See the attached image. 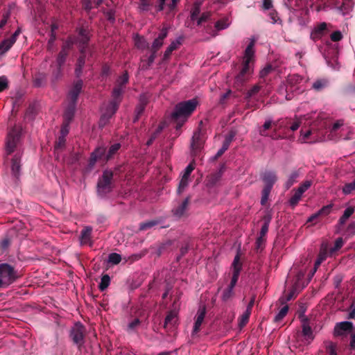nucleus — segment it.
<instances>
[{
	"label": "nucleus",
	"mask_w": 355,
	"mask_h": 355,
	"mask_svg": "<svg viewBox=\"0 0 355 355\" xmlns=\"http://www.w3.org/2000/svg\"><path fill=\"white\" fill-rule=\"evenodd\" d=\"M254 40H251L250 44L245 50L244 55L243 57L242 69L236 77V81L238 82L244 81L245 77L248 76L252 71L254 56Z\"/></svg>",
	"instance_id": "1"
},
{
	"label": "nucleus",
	"mask_w": 355,
	"mask_h": 355,
	"mask_svg": "<svg viewBox=\"0 0 355 355\" xmlns=\"http://www.w3.org/2000/svg\"><path fill=\"white\" fill-rule=\"evenodd\" d=\"M197 105L198 101L195 98L189 100L187 101L181 102L175 106V110L172 114V116L177 121H180L184 122L191 115V114L196 110Z\"/></svg>",
	"instance_id": "2"
},
{
	"label": "nucleus",
	"mask_w": 355,
	"mask_h": 355,
	"mask_svg": "<svg viewBox=\"0 0 355 355\" xmlns=\"http://www.w3.org/2000/svg\"><path fill=\"white\" fill-rule=\"evenodd\" d=\"M17 278V272L8 263L0 264V288L8 286Z\"/></svg>",
	"instance_id": "3"
},
{
	"label": "nucleus",
	"mask_w": 355,
	"mask_h": 355,
	"mask_svg": "<svg viewBox=\"0 0 355 355\" xmlns=\"http://www.w3.org/2000/svg\"><path fill=\"white\" fill-rule=\"evenodd\" d=\"M112 101L108 104L104 105L101 108V116L100 119V125L103 126L108 120L115 114L121 102V98H112Z\"/></svg>",
	"instance_id": "4"
},
{
	"label": "nucleus",
	"mask_w": 355,
	"mask_h": 355,
	"mask_svg": "<svg viewBox=\"0 0 355 355\" xmlns=\"http://www.w3.org/2000/svg\"><path fill=\"white\" fill-rule=\"evenodd\" d=\"M113 174L110 171H104L102 178L99 180L98 182V192L99 193H106L109 192L111 189V180L112 178Z\"/></svg>",
	"instance_id": "5"
},
{
	"label": "nucleus",
	"mask_w": 355,
	"mask_h": 355,
	"mask_svg": "<svg viewBox=\"0 0 355 355\" xmlns=\"http://www.w3.org/2000/svg\"><path fill=\"white\" fill-rule=\"evenodd\" d=\"M19 128H17L12 129L8 132L6 141V149L8 153H11L14 151L19 138Z\"/></svg>",
	"instance_id": "6"
},
{
	"label": "nucleus",
	"mask_w": 355,
	"mask_h": 355,
	"mask_svg": "<svg viewBox=\"0 0 355 355\" xmlns=\"http://www.w3.org/2000/svg\"><path fill=\"white\" fill-rule=\"evenodd\" d=\"M353 324L352 322L344 321L336 324L334 330L335 336H346L352 331Z\"/></svg>",
	"instance_id": "7"
},
{
	"label": "nucleus",
	"mask_w": 355,
	"mask_h": 355,
	"mask_svg": "<svg viewBox=\"0 0 355 355\" xmlns=\"http://www.w3.org/2000/svg\"><path fill=\"white\" fill-rule=\"evenodd\" d=\"M85 328L80 323H76L71 331V337L73 341L78 345H82L84 343Z\"/></svg>",
	"instance_id": "8"
},
{
	"label": "nucleus",
	"mask_w": 355,
	"mask_h": 355,
	"mask_svg": "<svg viewBox=\"0 0 355 355\" xmlns=\"http://www.w3.org/2000/svg\"><path fill=\"white\" fill-rule=\"evenodd\" d=\"M232 267L233 270V275L229 287L234 289L238 281L239 276L241 270V263L240 262V257L239 254L235 256Z\"/></svg>",
	"instance_id": "9"
},
{
	"label": "nucleus",
	"mask_w": 355,
	"mask_h": 355,
	"mask_svg": "<svg viewBox=\"0 0 355 355\" xmlns=\"http://www.w3.org/2000/svg\"><path fill=\"white\" fill-rule=\"evenodd\" d=\"M128 80V73L125 72L117 80L116 85L114 88L112 92V98H121V94L123 93V85L127 83Z\"/></svg>",
	"instance_id": "10"
},
{
	"label": "nucleus",
	"mask_w": 355,
	"mask_h": 355,
	"mask_svg": "<svg viewBox=\"0 0 355 355\" xmlns=\"http://www.w3.org/2000/svg\"><path fill=\"white\" fill-rule=\"evenodd\" d=\"M205 314H206L205 307H204V306L200 307L198 310L196 318H195V322H194V325H193V328L192 334H196L200 331V327L204 321Z\"/></svg>",
	"instance_id": "11"
},
{
	"label": "nucleus",
	"mask_w": 355,
	"mask_h": 355,
	"mask_svg": "<svg viewBox=\"0 0 355 355\" xmlns=\"http://www.w3.org/2000/svg\"><path fill=\"white\" fill-rule=\"evenodd\" d=\"M83 87V82L82 80H78L76 81L72 86V87L70 89L68 94V99L70 101V103H74L76 104V101L77 100V98L81 91Z\"/></svg>",
	"instance_id": "12"
},
{
	"label": "nucleus",
	"mask_w": 355,
	"mask_h": 355,
	"mask_svg": "<svg viewBox=\"0 0 355 355\" xmlns=\"http://www.w3.org/2000/svg\"><path fill=\"white\" fill-rule=\"evenodd\" d=\"M262 179L266 184L265 187H270V189H272L273 184L277 181V176L275 173L273 171H266L263 174Z\"/></svg>",
	"instance_id": "13"
},
{
	"label": "nucleus",
	"mask_w": 355,
	"mask_h": 355,
	"mask_svg": "<svg viewBox=\"0 0 355 355\" xmlns=\"http://www.w3.org/2000/svg\"><path fill=\"white\" fill-rule=\"evenodd\" d=\"M72 44H73V42L71 40L67 41L64 44L62 51H60V53L58 57V59H57V62L59 66H61L64 62L66 56L67 55L68 50Z\"/></svg>",
	"instance_id": "14"
},
{
	"label": "nucleus",
	"mask_w": 355,
	"mask_h": 355,
	"mask_svg": "<svg viewBox=\"0 0 355 355\" xmlns=\"http://www.w3.org/2000/svg\"><path fill=\"white\" fill-rule=\"evenodd\" d=\"M327 25L325 22H322L318 25L312 31L311 33V37L313 40H319L323 35L324 31L327 29Z\"/></svg>",
	"instance_id": "15"
},
{
	"label": "nucleus",
	"mask_w": 355,
	"mask_h": 355,
	"mask_svg": "<svg viewBox=\"0 0 355 355\" xmlns=\"http://www.w3.org/2000/svg\"><path fill=\"white\" fill-rule=\"evenodd\" d=\"M168 34L167 28H163L159 36L154 40L152 48L153 49L156 51L158 50L163 44V42L164 39L166 37Z\"/></svg>",
	"instance_id": "16"
},
{
	"label": "nucleus",
	"mask_w": 355,
	"mask_h": 355,
	"mask_svg": "<svg viewBox=\"0 0 355 355\" xmlns=\"http://www.w3.org/2000/svg\"><path fill=\"white\" fill-rule=\"evenodd\" d=\"M189 205V198H186L177 207L173 210L174 216L177 218H180L184 215Z\"/></svg>",
	"instance_id": "17"
},
{
	"label": "nucleus",
	"mask_w": 355,
	"mask_h": 355,
	"mask_svg": "<svg viewBox=\"0 0 355 355\" xmlns=\"http://www.w3.org/2000/svg\"><path fill=\"white\" fill-rule=\"evenodd\" d=\"M139 101H140V103L137 105V107H136V110H135L136 116L134 119L135 122L139 119V116L143 113L144 108H145V105L147 103V98H146V96L142 95V96H141Z\"/></svg>",
	"instance_id": "18"
},
{
	"label": "nucleus",
	"mask_w": 355,
	"mask_h": 355,
	"mask_svg": "<svg viewBox=\"0 0 355 355\" xmlns=\"http://www.w3.org/2000/svg\"><path fill=\"white\" fill-rule=\"evenodd\" d=\"M92 229L91 227H85L80 235V242L82 244H87L90 242Z\"/></svg>",
	"instance_id": "19"
},
{
	"label": "nucleus",
	"mask_w": 355,
	"mask_h": 355,
	"mask_svg": "<svg viewBox=\"0 0 355 355\" xmlns=\"http://www.w3.org/2000/svg\"><path fill=\"white\" fill-rule=\"evenodd\" d=\"M15 38L6 39L0 44V55L4 54L7 52L14 44Z\"/></svg>",
	"instance_id": "20"
},
{
	"label": "nucleus",
	"mask_w": 355,
	"mask_h": 355,
	"mask_svg": "<svg viewBox=\"0 0 355 355\" xmlns=\"http://www.w3.org/2000/svg\"><path fill=\"white\" fill-rule=\"evenodd\" d=\"M178 313L175 311H171L166 317L164 326L174 325L177 321Z\"/></svg>",
	"instance_id": "21"
},
{
	"label": "nucleus",
	"mask_w": 355,
	"mask_h": 355,
	"mask_svg": "<svg viewBox=\"0 0 355 355\" xmlns=\"http://www.w3.org/2000/svg\"><path fill=\"white\" fill-rule=\"evenodd\" d=\"M302 334L309 341L313 340L314 338L311 328L306 324V322H304L302 324Z\"/></svg>",
	"instance_id": "22"
},
{
	"label": "nucleus",
	"mask_w": 355,
	"mask_h": 355,
	"mask_svg": "<svg viewBox=\"0 0 355 355\" xmlns=\"http://www.w3.org/2000/svg\"><path fill=\"white\" fill-rule=\"evenodd\" d=\"M250 314L251 312L250 307L249 309H246V310L241 315L239 319V325L241 328L244 327L248 323Z\"/></svg>",
	"instance_id": "23"
},
{
	"label": "nucleus",
	"mask_w": 355,
	"mask_h": 355,
	"mask_svg": "<svg viewBox=\"0 0 355 355\" xmlns=\"http://www.w3.org/2000/svg\"><path fill=\"white\" fill-rule=\"evenodd\" d=\"M152 4V0H139L138 8L141 12H147L150 10Z\"/></svg>",
	"instance_id": "24"
},
{
	"label": "nucleus",
	"mask_w": 355,
	"mask_h": 355,
	"mask_svg": "<svg viewBox=\"0 0 355 355\" xmlns=\"http://www.w3.org/2000/svg\"><path fill=\"white\" fill-rule=\"evenodd\" d=\"M11 168H12V174L15 177H17L19 175V171H20L19 159H18L17 157H15L12 159Z\"/></svg>",
	"instance_id": "25"
},
{
	"label": "nucleus",
	"mask_w": 355,
	"mask_h": 355,
	"mask_svg": "<svg viewBox=\"0 0 355 355\" xmlns=\"http://www.w3.org/2000/svg\"><path fill=\"white\" fill-rule=\"evenodd\" d=\"M103 0H84L83 4L86 10H89L92 8L98 6Z\"/></svg>",
	"instance_id": "26"
},
{
	"label": "nucleus",
	"mask_w": 355,
	"mask_h": 355,
	"mask_svg": "<svg viewBox=\"0 0 355 355\" xmlns=\"http://www.w3.org/2000/svg\"><path fill=\"white\" fill-rule=\"evenodd\" d=\"M354 211V208H352V207H347L345 210L343 215L340 217V218L339 220V223L341 225L345 224L346 220L352 215Z\"/></svg>",
	"instance_id": "27"
},
{
	"label": "nucleus",
	"mask_w": 355,
	"mask_h": 355,
	"mask_svg": "<svg viewBox=\"0 0 355 355\" xmlns=\"http://www.w3.org/2000/svg\"><path fill=\"white\" fill-rule=\"evenodd\" d=\"M134 41L135 46L139 49H144L148 46V43L146 41V40L142 37H139V35H136L134 37Z\"/></svg>",
	"instance_id": "28"
},
{
	"label": "nucleus",
	"mask_w": 355,
	"mask_h": 355,
	"mask_svg": "<svg viewBox=\"0 0 355 355\" xmlns=\"http://www.w3.org/2000/svg\"><path fill=\"white\" fill-rule=\"evenodd\" d=\"M304 275V270H302V271H300L298 273H297V281L295 283V288H294V291H293L292 292H291L289 296L287 298V300H290L291 299H292V297H293L294 294H295V291L296 289H297L299 287H300V285H299V281L303 278Z\"/></svg>",
	"instance_id": "29"
},
{
	"label": "nucleus",
	"mask_w": 355,
	"mask_h": 355,
	"mask_svg": "<svg viewBox=\"0 0 355 355\" xmlns=\"http://www.w3.org/2000/svg\"><path fill=\"white\" fill-rule=\"evenodd\" d=\"M230 24V22L228 19H223L220 21H218L216 24L215 27L218 31H221L223 29L227 28Z\"/></svg>",
	"instance_id": "30"
},
{
	"label": "nucleus",
	"mask_w": 355,
	"mask_h": 355,
	"mask_svg": "<svg viewBox=\"0 0 355 355\" xmlns=\"http://www.w3.org/2000/svg\"><path fill=\"white\" fill-rule=\"evenodd\" d=\"M354 6L353 0H343V3L341 7L342 10L343 11V14H346L352 10Z\"/></svg>",
	"instance_id": "31"
},
{
	"label": "nucleus",
	"mask_w": 355,
	"mask_h": 355,
	"mask_svg": "<svg viewBox=\"0 0 355 355\" xmlns=\"http://www.w3.org/2000/svg\"><path fill=\"white\" fill-rule=\"evenodd\" d=\"M110 283V278L107 275H105L101 277V282L99 284V288L101 291L106 289Z\"/></svg>",
	"instance_id": "32"
},
{
	"label": "nucleus",
	"mask_w": 355,
	"mask_h": 355,
	"mask_svg": "<svg viewBox=\"0 0 355 355\" xmlns=\"http://www.w3.org/2000/svg\"><path fill=\"white\" fill-rule=\"evenodd\" d=\"M302 194L303 193H302L301 191L297 189L294 195L289 200L291 205L295 207L298 203L299 200L301 199Z\"/></svg>",
	"instance_id": "33"
},
{
	"label": "nucleus",
	"mask_w": 355,
	"mask_h": 355,
	"mask_svg": "<svg viewBox=\"0 0 355 355\" xmlns=\"http://www.w3.org/2000/svg\"><path fill=\"white\" fill-rule=\"evenodd\" d=\"M75 111V104L74 103H70L69 107L68 109L65 111L64 117L65 120L70 121L73 116Z\"/></svg>",
	"instance_id": "34"
},
{
	"label": "nucleus",
	"mask_w": 355,
	"mask_h": 355,
	"mask_svg": "<svg viewBox=\"0 0 355 355\" xmlns=\"http://www.w3.org/2000/svg\"><path fill=\"white\" fill-rule=\"evenodd\" d=\"M288 311V306H284V307H282L275 317V320L276 322L280 321L287 314Z\"/></svg>",
	"instance_id": "35"
},
{
	"label": "nucleus",
	"mask_w": 355,
	"mask_h": 355,
	"mask_svg": "<svg viewBox=\"0 0 355 355\" xmlns=\"http://www.w3.org/2000/svg\"><path fill=\"white\" fill-rule=\"evenodd\" d=\"M311 134V130H306L305 132L301 130L300 135L298 139L300 143H306Z\"/></svg>",
	"instance_id": "36"
},
{
	"label": "nucleus",
	"mask_w": 355,
	"mask_h": 355,
	"mask_svg": "<svg viewBox=\"0 0 355 355\" xmlns=\"http://www.w3.org/2000/svg\"><path fill=\"white\" fill-rule=\"evenodd\" d=\"M108 261L113 264H118L121 261V257L117 253H112L109 255Z\"/></svg>",
	"instance_id": "37"
},
{
	"label": "nucleus",
	"mask_w": 355,
	"mask_h": 355,
	"mask_svg": "<svg viewBox=\"0 0 355 355\" xmlns=\"http://www.w3.org/2000/svg\"><path fill=\"white\" fill-rule=\"evenodd\" d=\"M200 3H196L193 5V7L191 10V17L192 20H195L197 19V17H198V14L200 13Z\"/></svg>",
	"instance_id": "38"
},
{
	"label": "nucleus",
	"mask_w": 355,
	"mask_h": 355,
	"mask_svg": "<svg viewBox=\"0 0 355 355\" xmlns=\"http://www.w3.org/2000/svg\"><path fill=\"white\" fill-rule=\"evenodd\" d=\"M231 141H232V138H230L229 139L226 140L224 142L222 148L218 150V152L216 155V157L221 156L225 153V151H226L228 149Z\"/></svg>",
	"instance_id": "39"
},
{
	"label": "nucleus",
	"mask_w": 355,
	"mask_h": 355,
	"mask_svg": "<svg viewBox=\"0 0 355 355\" xmlns=\"http://www.w3.org/2000/svg\"><path fill=\"white\" fill-rule=\"evenodd\" d=\"M326 350L328 355H337L336 346L331 342H328L326 343Z\"/></svg>",
	"instance_id": "40"
},
{
	"label": "nucleus",
	"mask_w": 355,
	"mask_h": 355,
	"mask_svg": "<svg viewBox=\"0 0 355 355\" xmlns=\"http://www.w3.org/2000/svg\"><path fill=\"white\" fill-rule=\"evenodd\" d=\"M327 82L326 80H318L313 83L312 87L315 90L319 91L323 89L327 85Z\"/></svg>",
	"instance_id": "41"
},
{
	"label": "nucleus",
	"mask_w": 355,
	"mask_h": 355,
	"mask_svg": "<svg viewBox=\"0 0 355 355\" xmlns=\"http://www.w3.org/2000/svg\"><path fill=\"white\" fill-rule=\"evenodd\" d=\"M270 190L271 189H270V187H264V189H263L262 196L261 199V205H265V203L267 202Z\"/></svg>",
	"instance_id": "42"
},
{
	"label": "nucleus",
	"mask_w": 355,
	"mask_h": 355,
	"mask_svg": "<svg viewBox=\"0 0 355 355\" xmlns=\"http://www.w3.org/2000/svg\"><path fill=\"white\" fill-rule=\"evenodd\" d=\"M189 178L182 176L178 187V192L181 193L188 185Z\"/></svg>",
	"instance_id": "43"
},
{
	"label": "nucleus",
	"mask_w": 355,
	"mask_h": 355,
	"mask_svg": "<svg viewBox=\"0 0 355 355\" xmlns=\"http://www.w3.org/2000/svg\"><path fill=\"white\" fill-rule=\"evenodd\" d=\"M79 42L85 44L89 40L87 33L85 30H80L79 33Z\"/></svg>",
	"instance_id": "44"
},
{
	"label": "nucleus",
	"mask_w": 355,
	"mask_h": 355,
	"mask_svg": "<svg viewBox=\"0 0 355 355\" xmlns=\"http://www.w3.org/2000/svg\"><path fill=\"white\" fill-rule=\"evenodd\" d=\"M354 190H355V180L351 183L347 184L343 188V192L345 194H349Z\"/></svg>",
	"instance_id": "45"
},
{
	"label": "nucleus",
	"mask_w": 355,
	"mask_h": 355,
	"mask_svg": "<svg viewBox=\"0 0 355 355\" xmlns=\"http://www.w3.org/2000/svg\"><path fill=\"white\" fill-rule=\"evenodd\" d=\"M303 78L297 74L291 75L288 78V83L291 85L300 83Z\"/></svg>",
	"instance_id": "46"
},
{
	"label": "nucleus",
	"mask_w": 355,
	"mask_h": 355,
	"mask_svg": "<svg viewBox=\"0 0 355 355\" xmlns=\"http://www.w3.org/2000/svg\"><path fill=\"white\" fill-rule=\"evenodd\" d=\"M233 290H234L233 288H230L228 286V288L224 291V292L223 293V296H222V298L224 301L228 300L233 296V294H234Z\"/></svg>",
	"instance_id": "47"
},
{
	"label": "nucleus",
	"mask_w": 355,
	"mask_h": 355,
	"mask_svg": "<svg viewBox=\"0 0 355 355\" xmlns=\"http://www.w3.org/2000/svg\"><path fill=\"white\" fill-rule=\"evenodd\" d=\"M198 139H199V134L195 133L194 135L193 136L192 141H191V148L193 150H196V149L199 148L200 146V144L198 143Z\"/></svg>",
	"instance_id": "48"
},
{
	"label": "nucleus",
	"mask_w": 355,
	"mask_h": 355,
	"mask_svg": "<svg viewBox=\"0 0 355 355\" xmlns=\"http://www.w3.org/2000/svg\"><path fill=\"white\" fill-rule=\"evenodd\" d=\"M343 245V239L342 238L337 239L335 241L334 247L331 249L330 252L333 253V252L338 250L339 249H340L342 248Z\"/></svg>",
	"instance_id": "49"
},
{
	"label": "nucleus",
	"mask_w": 355,
	"mask_h": 355,
	"mask_svg": "<svg viewBox=\"0 0 355 355\" xmlns=\"http://www.w3.org/2000/svg\"><path fill=\"white\" fill-rule=\"evenodd\" d=\"M103 153V148H98L92 154L91 157V162L92 164L96 161V159L100 157V155Z\"/></svg>",
	"instance_id": "50"
},
{
	"label": "nucleus",
	"mask_w": 355,
	"mask_h": 355,
	"mask_svg": "<svg viewBox=\"0 0 355 355\" xmlns=\"http://www.w3.org/2000/svg\"><path fill=\"white\" fill-rule=\"evenodd\" d=\"M272 123V122L271 120H268L264 123L262 129L259 130V133L261 135L267 136V134L265 133V130L269 129L271 127Z\"/></svg>",
	"instance_id": "51"
},
{
	"label": "nucleus",
	"mask_w": 355,
	"mask_h": 355,
	"mask_svg": "<svg viewBox=\"0 0 355 355\" xmlns=\"http://www.w3.org/2000/svg\"><path fill=\"white\" fill-rule=\"evenodd\" d=\"M85 64V59L83 57L80 56L79 58H78V66L76 69V73L77 76H79L81 73V69H82V67Z\"/></svg>",
	"instance_id": "52"
},
{
	"label": "nucleus",
	"mask_w": 355,
	"mask_h": 355,
	"mask_svg": "<svg viewBox=\"0 0 355 355\" xmlns=\"http://www.w3.org/2000/svg\"><path fill=\"white\" fill-rule=\"evenodd\" d=\"M8 85V79L5 76H0V92L5 90Z\"/></svg>",
	"instance_id": "53"
},
{
	"label": "nucleus",
	"mask_w": 355,
	"mask_h": 355,
	"mask_svg": "<svg viewBox=\"0 0 355 355\" xmlns=\"http://www.w3.org/2000/svg\"><path fill=\"white\" fill-rule=\"evenodd\" d=\"M326 259V254L321 253L315 263V268L313 274L316 271L317 268L321 264V263Z\"/></svg>",
	"instance_id": "54"
},
{
	"label": "nucleus",
	"mask_w": 355,
	"mask_h": 355,
	"mask_svg": "<svg viewBox=\"0 0 355 355\" xmlns=\"http://www.w3.org/2000/svg\"><path fill=\"white\" fill-rule=\"evenodd\" d=\"M311 185V182L309 180H307L304 182L299 188L297 189L298 191H301L302 193H304Z\"/></svg>",
	"instance_id": "55"
},
{
	"label": "nucleus",
	"mask_w": 355,
	"mask_h": 355,
	"mask_svg": "<svg viewBox=\"0 0 355 355\" xmlns=\"http://www.w3.org/2000/svg\"><path fill=\"white\" fill-rule=\"evenodd\" d=\"M194 168L195 167L192 163L189 164L185 168L182 176L189 178V176H190L191 172L193 171Z\"/></svg>",
	"instance_id": "56"
},
{
	"label": "nucleus",
	"mask_w": 355,
	"mask_h": 355,
	"mask_svg": "<svg viewBox=\"0 0 355 355\" xmlns=\"http://www.w3.org/2000/svg\"><path fill=\"white\" fill-rule=\"evenodd\" d=\"M119 148H120L119 144H115L112 145L110 148L107 157H110L112 155H114L119 149Z\"/></svg>",
	"instance_id": "57"
},
{
	"label": "nucleus",
	"mask_w": 355,
	"mask_h": 355,
	"mask_svg": "<svg viewBox=\"0 0 355 355\" xmlns=\"http://www.w3.org/2000/svg\"><path fill=\"white\" fill-rule=\"evenodd\" d=\"M343 37V35L340 31H335L331 35V39L334 41H340Z\"/></svg>",
	"instance_id": "58"
},
{
	"label": "nucleus",
	"mask_w": 355,
	"mask_h": 355,
	"mask_svg": "<svg viewBox=\"0 0 355 355\" xmlns=\"http://www.w3.org/2000/svg\"><path fill=\"white\" fill-rule=\"evenodd\" d=\"M331 207V205L324 206L318 211V213L320 215H327L330 213Z\"/></svg>",
	"instance_id": "59"
},
{
	"label": "nucleus",
	"mask_w": 355,
	"mask_h": 355,
	"mask_svg": "<svg viewBox=\"0 0 355 355\" xmlns=\"http://www.w3.org/2000/svg\"><path fill=\"white\" fill-rule=\"evenodd\" d=\"M300 124H301L300 120L299 119H296L295 121H293L292 123V124L291 125L290 129L292 131H295L299 128V127L300 126Z\"/></svg>",
	"instance_id": "60"
},
{
	"label": "nucleus",
	"mask_w": 355,
	"mask_h": 355,
	"mask_svg": "<svg viewBox=\"0 0 355 355\" xmlns=\"http://www.w3.org/2000/svg\"><path fill=\"white\" fill-rule=\"evenodd\" d=\"M344 125V122L343 120H338L336 122H335L333 125H332V128H331V131H336L337 130H338L340 128L343 127Z\"/></svg>",
	"instance_id": "61"
},
{
	"label": "nucleus",
	"mask_w": 355,
	"mask_h": 355,
	"mask_svg": "<svg viewBox=\"0 0 355 355\" xmlns=\"http://www.w3.org/2000/svg\"><path fill=\"white\" fill-rule=\"evenodd\" d=\"M181 44L180 38L173 41L168 47L173 51Z\"/></svg>",
	"instance_id": "62"
},
{
	"label": "nucleus",
	"mask_w": 355,
	"mask_h": 355,
	"mask_svg": "<svg viewBox=\"0 0 355 355\" xmlns=\"http://www.w3.org/2000/svg\"><path fill=\"white\" fill-rule=\"evenodd\" d=\"M347 233L349 235H354L355 234V222H353L349 225L347 229Z\"/></svg>",
	"instance_id": "63"
},
{
	"label": "nucleus",
	"mask_w": 355,
	"mask_h": 355,
	"mask_svg": "<svg viewBox=\"0 0 355 355\" xmlns=\"http://www.w3.org/2000/svg\"><path fill=\"white\" fill-rule=\"evenodd\" d=\"M259 91V87L258 85H254L247 94V98H250L254 94L257 93Z\"/></svg>",
	"instance_id": "64"
}]
</instances>
